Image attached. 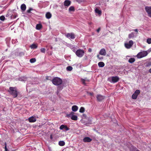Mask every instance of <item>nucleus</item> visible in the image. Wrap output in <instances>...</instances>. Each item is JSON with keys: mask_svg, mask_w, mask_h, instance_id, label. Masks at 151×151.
Wrapping results in <instances>:
<instances>
[{"mask_svg": "<svg viewBox=\"0 0 151 151\" xmlns=\"http://www.w3.org/2000/svg\"><path fill=\"white\" fill-rule=\"evenodd\" d=\"M8 92L13 96V98H16L19 93L16 87H10L9 89L8 90Z\"/></svg>", "mask_w": 151, "mask_h": 151, "instance_id": "obj_1", "label": "nucleus"}, {"mask_svg": "<svg viewBox=\"0 0 151 151\" xmlns=\"http://www.w3.org/2000/svg\"><path fill=\"white\" fill-rule=\"evenodd\" d=\"M52 82L55 85H59L62 84V81L60 78L55 77L53 78Z\"/></svg>", "mask_w": 151, "mask_h": 151, "instance_id": "obj_2", "label": "nucleus"}, {"mask_svg": "<svg viewBox=\"0 0 151 151\" xmlns=\"http://www.w3.org/2000/svg\"><path fill=\"white\" fill-rule=\"evenodd\" d=\"M75 113L73 111H71L69 114L66 115V116L68 118H70L71 119L73 120L76 121L78 119V117L76 115H74Z\"/></svg>", "mask_w": 151, "mask_h": 151, "instance_id": "obj_3", "label": "nucleus"}, {"mask_svg": "<svg viewBox=\"0 0 151 151\" xmlns=\"http://www.w3.org/2000/svg\"><path fill=\"white\" fill-rule=\"evenodd\" d=\"M148 54L147 51H143L139 52L136 55V57L140 58L146 56Z\"/></svg>", "mask_w": 151, "mask_h": 151, "instance_id": "obj_4", "label": "nucleus"}, {"mask_svg": "<svg viewBox=\"0 0 151 151\" xmlns=\"http://www.w3.org/2000/svg\"><path fill=\"white\" fill-rule=\"evenodd\" d=\"M65 36L67 38L73 40L75 38V34L73 33H67L65 35Z\"/></svg>", "mask_w": 151, "mask_h": 151, "instance_id": "obj_5", "label": "nucleus"}, {"mask_svg": "<svg viewBox=\"0 0 151 151\" xmlns=\"http://www.w3.org/2000/svg\"><path fill=\"white\" fill-rule=\"evenodd\" d=\"M76 55L78 57H81L84 54V51L83 50L79 49L77 50L76 52Z\"/></svg>", "mask_w": 151, "mask_h": 151, "instance_id": "obj_6", "label": "nucleus"}, {"mask_svg": "<svg viewBox=\"0 0 151 151\" xmlns=\"http://www.w3.org/2000/svg\"><path fill=\"white\" fill-rule=\"evenodd\" d=\"M145 10L147 13L148 16L151 18V6H146Z\"/></svg>", "mask_w": 151, "mask_h": 151, "instance_id": "obj_7", "label": "nucleus"}, {"mask_svg": "<svg viewBox=\"0 0 151 151\" xmlns=\"http://www.w3.org/2000/svg\"><path fill=\"white\" fill-rule=\"evenodd\" d=\"M133 44V41L131 40H130L128 43H125L124 45L126 48L127 49H129L132 47Z\"/></svg>", "mask_w": 151, "mask_h": 151, "instance_id": "obj_8", "label": "nucleus"}, {"mask_svg": "<svg viewBox=\"0 0 151 151\" xmlns=\"http://www.w3.org/2000/svg\"><path fill=\"white\" fill-rule=\"evenodd\" d=\"M59 129L60 130L65 131H68L70 129V128H68L66 125H61L60 126Z\"/></svg>", "mask_w": 151, "mask_h": 151, "instance_id": "obj_9", "label": "nucleus"}, {"mask_svg": "<svg viewBox=\"0 0 151 151\" xmlns=\"http://www.w3.org/2000/svg\"><path fill=\"white\" fill-rule=\"evenodd\" d=\"M119 79V77L117 76L111 77V82L113 83H115L118 82Z\"/></svg>", "mask_w": 151, "mask_h": 151, "instance_id": "obj_10", "label": "nucleus"}, {"mask_svg": "<svg viewBox=\"0 0 151 151\" xmlns=\"http://www.w3.org/2000/svg\"><path fill=\"white\" fill-rule=\"evenodd\" d=\"M96 98L97 100L99 101H101L105 98V97L101 95H98Z\"/></svg>", "mask_w": 151, "mask_h": 151, "instance_id": "obj_11", "label": "nucleus"}, {"mask_svg": "<svg viewBox=\"0 0 151 151\" xmlns=\"http://www.w3.org/2000/svg\"><path fill=\"white\" fill-rule=\"evenodd\" d=\"M106 53V50L104 48L101 49L99 52V54L101 55H105Z\"/></svg>", "mask_w": 151, "mask_h": 151, "instance_id": "obj_12", "label": "nucleus"}, {"mask_svg": "<svg viewBox=\"0 0 151 151\" xmlns=\"http://www.w3.org/2000/svg\"><path fill=\"white\" fill-rule=\"evenodd\" d=\"M29 122L31 123L34 122L36 121L35 117L33 116L30 117L29 119Z\"/></svg>", "mask_w": 151, "mask_h": 151, "instance_id": "obj_13", "label": "nucleus"}, {"mask_svg": "<svg viewBox=\"0 0 151 151\" xmlns=\"http://www.w3.org/2000/svg\"><path fill=\"white\" fill-rule=\"evenodd\" d=\"M92 140V139L88 137H86L83 139V141L84 142H89Z\"/></svg>", "mask_w": 151, "mask_h": 151, "instance_id": "obj_14", "label": "nucleus"}, {"mask_svg": "<svg viewBox=\"0 0 151 151\" xmlns=\"http://www.w3.org/2000/svg\"><path fill=\"white\" fill-rule=\"evenodd\" d=\"M71 1L68 0H65L64 2V5L66 6H68L70 4Z\"/></svg>", "mask_w": 151, "mask_h": 151, "instance_id": "obj_15", "label": "nucleus"}, {"mask_svg": "<svg viewBox=\"0 0 151 151\" xmlns=\"http://www.w3.org/2000/svg\"><path fill=\"white\" fill-rule=\"evenodd\" d=\"M98 65L99 67L102 68L104 66L105 64L104 62H102V61H101V62H99L98 63Z\"/></svg>", "mask_w": 151, "mask_h": 151, "instance_id": "obj_16", "label": "nucleus"}, {"mask_svg": "<svg viewBox=\"0 0 151 151\" xmlns=\"http://www.w3.org/2000/svg\"><path fill=\"white\" fill-rule=\"evenodd\" d=\"M78 109V107L76 105H74L72 106V109L73 111H76Z\"/></svg>", "mask_w": 151, "mask_h": 151, "instance_id": "obj_17", "label": "nucleus"}, {"mask_svg": "<svg viewBox=\"0 0 151 151\" xmlns=\"http://www.w3.org/2000/svg\"><path fill=\"white\" fill-rule=\"evenodd\" d=\"M21 9L23 11H25L26 9V6L24 4H22L21 6Z\"/></svg>", "mask_w": 151, "mask_h": 151, "instance_id": "obj_18", "label": "nucleus"}, {"mask_svg": "<svg viewBox=\"0 0 151 151\" xmlns=\"http://www.w3.org/2000/svg\"><path fill=\"white\" fill-rule=\"evenodd\" d=\"M42 28V25L41 24H37L36 26V28L38 30H40Z\"/></svg>", "mask_w": 151, "mask_h": 151, "instance_id": "obj_19", "label": "nucleus"}, {"mask_svg": "<svg viewBox=\"0 0 151 151\" xmlns=\"http://www.w3.org/2000/svg\"><path fill=\"white\" fill-rule=\"evenodd\" d=\"M95 11L96 13L97 14L99 15H101V10H99L98 8H96L95 10Z\"/></svg>", "mask_w": 151, "mask_h": 151, "instance_id": "obj_20", "label": "nucleus"}, {"mask_svg": "<svg viewBox=\"0 0 151 151\" xmlns=\"http://www.w3.org/2000/svg\"><path fill=\"white\" fill-rule=\"evenodd\" d=\"M52 17V14L50 12H47L46 14V17L47 19L50 18Z\"/></svg>", "mask_w": 151, "mask_h": 151, "instance_id": "obj_21", "label": "nucleus"}, {"mask_svg": "<svg viewBox=\"0 0 151 151\" xmlns=\"http://www.w3.org/2000/svg\"><path fill=\"white\" fill-rule=\"evenodd\" d=\"M37 47V45L35 44H32L31 45H30L29 47L31 48V49H36Z\"/></svg>", "mask_w": 151, "mask_h": 151, "instance_id": "obj_22", "label": "nucleus"}, {"mask_svg": "<svg viewBox=\"0 0 151 151\" xmlns=\"http://www.w3.org/2000/svg\"><path fill=\"white\" fill-rule=\"evenodd\" d=\"M135 60V59L134 58H131L129 60L128 62L129 63H132Z\"/></svg>", "mask_w": 151, "mask_h": 151, "instance_id": "obj_23", "label": "nucleus"}, {"mask_svg": "<svg viewBox=\"0 0 151 151\" xmlns=\"http://www.w3.org/2000/svg\"><path fill=\"white\" fill-rule=\"evenodd\" d=\"M65 143L64 141H60L58 142V145L61 146H63L65 145Z\"/></svg>", "mask_w": 151, "mask_h": 151, "instance_id": "obj_24", "label": "nucleus"}, {"mask_svg": "<svg viewBox=\"0 0 151 151\" xmlns=\"http://www.w3.org/2000/svg\"><path fill=\"white\" fill-rule=\"evenodd\" d=\"M134 37V34L133 32H132L131 33L129 34L128 35V37L129 39L132 38V37Z\"/></svg>", "mask_w": 151, "mask_h": 151, "instance_id": "obj_25", "label": "nucleus"}, {"mask_svg": "<svg viewBox=\"0 0 151 151\" xmlns=\"http://www.w3.org/2000/svg\"><path fill=\"white\" fill-rule=\"evenodd\" d=\"M75 8L74 6H71L69 8V12L74 11Z\"/></svg>", "mask_w": 151, "mask_h": 151, "instance_id": "obj_26", "label": "nucleus"}, {"mask_svg": "<svg viewBox=\"0 0 151 151\" xmlns=\"http://www.w3.org/2000/svg\"><path fill=\"white\" fill-rule=\"evenodd\" d=\"M85 111V108L84 107H82L80 109L79 112L81 113H83Z\"/></svg>", "mask_w": 151, "mask_h": 151, "instance_id": "obj_27", "label": "nucleus"}, {"mask_svg": "<svg viewBox=\"0 0 151 151\" xmlns=\"http://www.w3.org/2000/svg\"><path fill=\"white\" fill-rule=\"evenodd\" d=\"M67 70L68 71H71L73 69V68L70 66H68L66 68Z\"/></svg>", "mask_w": 151, "mask_h": 151, "instance_id": "obj_28", "label": "nucleus"}, {"mask_svg": "<svg viewBox=\"0 0 151 151\" xmlns=\"http://www.w3.org/2000/svg\"><path fill=\"white\" fill-rule=\"evenodd\" d=\"M138 96L134 93L133 94L132 96V98L133 99H136L137 98Z\"/></svg>", "mask_w": 151, "mask_h": 151, "instance_id": "obj_29", "label": "nucleus"}, {"mask_svg": "<svg viewBox=\"0 0 151 151\" xmlns=\"http://www.w3.org/2000/svg\"><path fill=\"white\" fill-rule=\"evenodd\" d=\"M97 57L100 60H102L104 58L102 56H100L98 54L97 55Z\"/></svg>", "mask_w": 151, "mask_h": 151, "instance_id": "obj_30", "label": "nucleus"}, {"mask_svg": "<svg viewBox=\"0 0 151 151\" xmlns=\"http://www.w3.org/2000/svg\"><path fill=\"white\" fill-rule=\"evenodd\" d=\"M139 93V90H136L134 93L137 96H138Z\"/></svg>", "mask_w": 151, "mask_h": 151, "instance_id": "obj_31", "label": "nucleus"}, {"mask_svg": "<svg viewBox=\"0 0 151 151\" xmlns=\"http://www.w3.org/2000/svg\"><path fill=\"white\" fill-rule=\"evenodd\" d=\"M29 61L31 63H34L36 61V59L35 58H32L30 59Z\"/></svg>", "mask_w": 151, "mask_h": 151, "instance_id": "obj_32", "label": "nucleus"}, {"mask_svg": "<svg viewBox=\"0 0 151 151\" xmlns=\"http://www.w3.org/2000/svg\"><path fill=\"white\" fill-rule=\"evenodd\" d=\"M87 93L88 95L90 96H93V92H87Z\"/></svg>", "mask_w": 151, "mask_h": 151, "instance_id": "obj_33", "label": "nucleus"}, {"mask_svg": "<svg viewBox=\"0 0 151 151\" xmlns=\"http://www.w3.org/2000/svg\"><path fill=\"white\" fill-rule=\"evenodd\" d=\"M147 42L148 44H151V38H148L147 40Z\"/></svg>", "mask_w": 151, "mask_h": 151, "instance_id": "obj_34", "label": "nucleus"}, {"mask_svg": "<svg viewBox=\"0 0 151 151\" xmlns=\"http://www.w3.org/2000/svg\"><path fill=\"white\" fill-rule=\"evenodd\" d=\"M46 50L45 48H42L40 49V51L42 53H45Z\"/></svg>", "mask_w": 151, "mask_h": 151, "instance_id": "obj_35", "label": "nucleus"}, {"mask_svg": "<svg viewBox=\"0 0 151 151\" xmlns=\"http://www.w3.org/2000/svg\"><path fill=\"white\" fill-rule=\"evenodd\" d=\"M5 19V17L4 16H2L0 17V20L2 21H4Z\"/></svg>", "mask_w": 151, "mask_h": 151, "instance_id": "obj_36", "label": "nucleus"}, {"mask_svg": "<svg viewBox=\"0 0 151 151\" xmlns=\"http://www.w3.org/2000/svg\"><path fill=\"white\" fill-rule=\"evenodd\" d=\"M17 17V16L16 15L14 14V15H12L11 16V17L12 19H14L16 18Z\"/></svg>", "mask_w": 151, "mask_h": 151, "instance_id": "obj_37", "label": "nucleus"}, {"mask_svg": "<svg viewBox=\"0 0 151 151\" xmlns=\"http://www.w3.org/2000/svg\"><path fill=\"white\" fill-rule=\"evenodd\" d=\"M86 81V80H85V79H84L83 78H82L81 79V81H82V83H83V84H84L85 85H86V84L85 83Z\"/></svg>", "mask_w": 151, "mask_h": 151, "instance_id": "obj_38", "label": "nucleus"}, {"mask_svg": "<svg viewBox=\"0 0 151 151\" xmlns=\"http://www.w3.org/2000/svg\"><path fill=\"white\" fill-rule=\"evenodd\" d=\"M32 8H29V9H28L27 11V13H30L31 11H32Z\"/></svg>", "mask_w": 151, "mask_h": 151, "instance_id": "obj_39", "label": "nucleus"}, {"mask_svg": "<svg viewBox=\"0 0 151 151\" xmlns=\"http://www.w3.org/2000/svg\"><path fill=\"white\" fill-rule=\"evenodd\" d=\"M5 151H7V149L6 148V143H5Z\"/></svg>", "mask_w": 151, "mask_h": 151, "instance_id": "obj_40", "label": "nucleus"}, {"mask_svg": "<svg viewBox=\"0 0 151 151\" xmlns=\"http://www.w3.org/2000/svg\"><path fill=\"white\" fill-rule=\"evenodd\" d=\"M100 30V28H99L97 30V32H99Z\"/></svg>", "mask_w": 151, "mask_h": 151, "instance_id": "obj_41", "label": "nucleus"}, {"mask_svg": "<svg viewBox=\"0 0 151 151\" xmlns=\"http://www.w3.org/2000/svg\"><path fill=\"white\" fill-rule=\"evenodd\" d=\"M92 51V50L91 48H90L88 50V51L89 52H91Z\"/></svg>", "mask_w": 151, "mask_h": 151, "instance_id": "obj_42", "label": "nucleus"}, {"mask_svg": "<svg viewBox=\"0 0 151 151\" xmlns=\"http://www.w3.org/2000/svg\"><path fill=\"white\" fill-rule=\"evenodd\" d=\"M134 30L135 32H136L137 33H138V29H134Z\"/></svg>", "mask_w": 151, "mask_h": 151, "instance_id": "obj_43", "label": "nucleus"}, {"mask_svg": "<svg viewBox=\"0 0 151 151\" xmlns=\"http://www.w3.org/2000/svg\"><path fill=\"white\" fill-rule=\"evenodd\" d=\"M50 138L51 139H52L53 138L52 136V134H51V135H50Z\"/></svg>", "mask_w": 151, "mask_h": 151, "instance_id": "obj_44", "label": "nucleus"}, {"mask_svg": "<svg viewBox=\"0 0 151 151\" xmlns=\"http://www.w3.org/2000/svg\"><path fill=\"white\" fill-rule=\"evenodd\" d=\"M149 72L150 73H151V68L149 70Z\"/></svg>", "mask_w": 151, "mask_h": 151, "instance_id": "obj_45", "label": "nucleus"}, {"mask_svg": "<svg viewBox=\"0 0 151 151\" xmlns=\"http://www.w3.org/2000/svg\"><path fill=\"white\" fill-rule=\"evenodd\" d=\"M86 81H89V80H86Z\"/></svg>", "mask_w": 151, "mask_h": 151, "instance_id": "obj_46", "label": "nucleus"}, {"mask_svg": "<svg viewBox=\"0 0 151 151\" xmlns=\"http://www.w3.org/2000/svg\"><path fill=\"white\" fill-rule=\"evenodd\" d=\"M136 151H140L138 150H136Z\"/></svg>", "mask_w": 151, "mask_h": 151, "instance_id": "obj_47", "label": "nucleus"}, {"mask_svg": "<svg viewBox=\"0 0 151 151\" xmlns=\"http://www.w3.org/2000/svg\"><path fill=\"white\" fill-rule=\"evenodd\" d=\"M52 47H51V49H52Z\"/></svg>", "mask_w": 151, "mask_h": 151, "instance_id": "obj_48", "label": "nucleus"}]
</instances>
